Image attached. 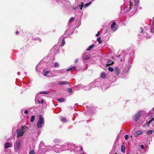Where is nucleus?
Listing matches in <instances>:
<instances>
[{
  "instance_id": "5",
  "label": "nucleus",
  "mask_w": 154,
  "mask_h": 154,
  "mask_svg": "<svg viewBox=\"0 0 154 154\" xmlns=\"http://www.w3.org/2000/svg\"><path fill=\"white\" fill-rule=\"evenodd\" d=\"M143 132L141 130H139L136 131L134 134V137H137L139 135H140L142 134Z\"/></svg>"
},
{
  "instance_id": "19",
  "label": "nucleus",
  "mask_w": 154,
  "mask_h": 154,
  "mask_svg": "<svg viewBox=\"0 0 154 154\" xmlns=\"http://www.w3.org/2000/svg\"><path fill=\"white\" fill-rule=\"evenodd\" d=\"M152 26H151V32H154V23H152Z\"/></svg>"
},
{
  "instance_id": "45",
  "label": "nucleus",
  "mask_w": 154,
  "mask_h": 154,
  "mask_svg": "<svg viewBox=\"0 0 154 154\" xmlns=\"http://www.w3.org/2000/svg\"><path fill=\"white\" fill-rule=\"evenodd\" d=\"M152 23H154V17L153 18V19Z\"/></svg>"
},
{
  "instance_id": "37",
  "label": "nucleus",
  "mask_w": 154,
  "mask_h": 154,
  "mask_svg": "<svg viewBox=\"0 0 154 154\" xmlns=\"http://www.w3.org/2000/svg\"><path fill=\"white\" fill-rule=\"evenodd\" d=\"M141 148L142 149H143L144 148V147L143 145H141L140 146Z\"/></svg>"
},
{
  "instance_id": "34",
  "label": "nucleus",
  "mask_w": 154,
  "mask_h": 154,
  "mask_svg": "<svg viewBox=\"0 0 154 154\" xmlns=\"http://www.w3.org/2000/svg\"><path fill=\"white\" fill-rule=\"evenodd\" d=\"M68 91L69 92L71 93L72 92V90L71 88H69L68 89Z\"/></svg>"
},
{
  "instance_id": "41",
  "label": "nucleus",
  "mask_w": 154,
  "mask_h": 154,
  "mask_svg": "<svg viewBox=\"0 0 154 154\" xmlns=\"http://www.w3.org/2000/svg\"><path fill=\"white\" fill-rule=\"evenodd\" d=\"M99 35V32L98 31L97 33V34L96 35V36L97 37Z\"/></svg>"
},
{
  "instance_id": "40",
  "label": "nucleus",
  "mask_w": 154,
  "mask_h": 154,
  "mask_svg": "<svg viewBox=\"0 0 154 154\" xmlns=\"http://www.w3.org/2000/svg\"><path fill=\"white\" fill-rule=\"evenodd\" d=\"M139 2V0H135V2L136 3H138Z\"/></svg>"
},
{
  "instance_id": "6",
  "label": "nucleus",
  "mask_w": 154,
  "mask_h": 154,
  "mask_svg": "<svg viewBox=\"0 0 154 154\" xmlns=\"http://www.w3.org/2000/svg\"><path fill=\"white\" fill-rule=\"evenodd\" d=\"M116 23L113 22L111 25V28L112 30L113 31H115L117 29V28L116 26Z\"/></svg>"
},
{
  "instance_id": "24",
  "label": "nucleus",
  "mask_w": 154,
  "mask_h": 154,
  "mask_svg": "<svg viewBox=\"0 0 154 154\" xmlns=\"http://www.w3.org/2000/svg\"><path fill=\"white\" fill-rule=\"evenodd\" d=\"M113 63V62L111 60H109L108 61L107 65H109L112 64Z\"/></svg>"
},
{
  "instance_id": "50",
  "label": "nucleus",
  "mask_w": 154,
  "mask_h": 154,
  "mask_svg": "<svg viewBox=\"0 0 154 154\" xmlns=\"http://www.w3.org/2000/svg\"><path fill=\"white\" fill-rule=\"evenodd\" d=\"M152 110L154 111V107L152 108Z\"/></svg>"
},
{
  "instance_id": "2",
  "label": "nucleus",
  "mask_w": 154,
  "mask_h": 154,
  "mask_svg": "<svg viewBox=\"0 0 154 154\" xmlns=\"http://www.w3.org/2000/svg\"><path fill=\"white\" fill-rule=\"evenodd\" d=\"M44 118L42 116L40 115L37 124V126L38 128H40L43 127L44 124Z\"/></svg>"
},
{
  "instance_id": "49",
  "label": "nucleus",
  "mask_w": 154,
  "mask_h": 154,
  "mask_svg": "<svg viewBox=\"0 0 154 154\" xmlns=\"http://www.w3.org/2000/svg\"><path fill=\"white\" fill-rule=\"evenodd\" d=\"M77 8H73V10H75V9H77Z\"/></svg>"
},
{
  "instance_id": "14",
  "label": "nucleus",
  "mask_w": 154,
  "mask_h": 154,
  "mask_svg": "<svg viewBox=\"0 0 154 154\" xmlns=\"http://www.w3.org/2000/svg\"><path fill=\"white\" fill-rule=\"evenodd\" d=\"M94 45H92L89 46V47L86 49L87 51H90L92 48L94 47Z\"/></svg>"
},
{
  "instance_id": "25",
  "label": "nucleus",
  "mask_w": 154,
  "mask_h": 154,
  "mask_svg": "<svg viewBox=\"0 0 154 154\" xmlns=\"http://www.w3.org/2000/svg\"><path fill=\"white\" fill-rule=\"evenodd\" d=\"M84 4L83 2L81 3V4L80 5H79V6L80 7V9L82 10V8L84 7Z\"/></svg>"
},
{
  "instance_id": "15",
  "label": "nucleus",
  "mask_w": 154,
  "mask_h": 154,
  "mask_svg": "<svg viewBox=\"0 0 154 154\" xmlns=\"http://www.w3.org/2000/svg\"><path fill=\"white\" fill-rule=\"evenodd\" d=\"M76 69V67L75 66H72L71 67L69 68L68 69H67L66 70V71H69L71 70H74Z\"/></svg>"
},
{
  "instance_id": "26",
  "label": "nucleus",
  "mask_w": 154,
  "mask_h": 154,
  "mask_svg": "<svg viewBox=\"0 0 154 154\" xmlns=\"http://www.w3.org/2000/svg\"><path fill=\"white\" fill-rule=\"evenodd\" d=\"M54 66L55 67H58L59 66V64L57 62H56L54 63Z\"/></svg>"
},
{
  "instance_id": "47",
  "label": "nucleus",
  "mask_w": 154,
  "mask_h": 154,
  "mask_svg": "<svg viewBox=\"0 0 154 154\" xmlns=\"http://www.w3.org/2000/svg\"><path fill=\"white\" fill-rule=\"evenodd\" d=\"M16 34H18V31H16Z\"/></svg>"
},
{
  "instance_id": "46",
  "label": "nucleus",
  "mask_w": 154,
  "mask_h": 154,
  "mask_svg": "<svg viewBox=\"0 0 154 154\" xmlns=\"http://www.w3.org/2000/svg\"><path fill=\"white\" fill-rule=\"evenodd\" d=\"M129 9H130L129 10H127L128 11H130L131 10V8L130 7Z\"/></svg>"
},
{
  "instance_id": "29",
  "label": "nucleus",
  "mask_w": 154,
  "mask_h": 154,
  "mask_svg": "<svg viewBox=\"0 0 154 154\" xmlns=\"http://www.w3.org/2000/svg\"><path fill=\"white\" fill-rule=\"evenodd\" d=\"M97 41L99 42V44H100L101 42V41L100 40V37H99L97 39Z\"/></svg>"
},
{
  "instance_id": "20",
  "label": "nucleus",
  "mask_w": 154,
  "mask_h": 154,
  "mask_svg": "<svg viewBox=\"0 0 154 154\" xmlns=\"http://www.w3.org/2000/svg\"><path fill=\"white\" fill-rule=\"evenodd\" d=\"M153 120H154V118H152V119L151 120L149 121V122H147L146 124V125H149Z\"/></svg>"
},
{
  "instance_id": "31",
  "label": "nucleus",
  "mask_w": 154,
  "mask_h": 154,
  "mask_svg": "<svg viewBox=\"0 0 154 154\" xmlns=\"http://www.w3.org/2000/svg\"><path fill=\"white\" fill-rule=\"evenodd\" d=\"M74 20V18L73 17H71L69 20V22H72Z\"/></svg>"
},
{
  "instance_id": "11",
  "label": "nucleus",
  "mask_w": 154,
  "mask_h": 154,
  "mask_svg": "<svg viewBox=\"0 0 154 154\" xmlns=\"http://www.w3.org/2000/svg\"><path fill=\"white\" fill-rule=\"evenodd\" d=\"M69 83V82L66 81H63L61 82H59V84L60 85H64L66 84H68Z\"/></svg>"
},
{
  "instance_id": "30",
  "label": "nucleus",
  "mask_w": 154,
  "mask_h": 154,
  "mask_svg": "<svg viewBox=\"0 0 154 154\" xmlns=\"http://www.w3.org/2000/svg\"><path fill=\"white\" fill-rule=\"evenodd\" d=\"M29 154H35V152L33 150L30 151L29 152Z\"/></svg>"
},
{
  "instance_id": "8",
  "label": "nucleus",
  "mask_w": 154,
  "mask_h": 154,
  "mask_svg": "<svg viewBox=\"0 0 154 154\" xmlns=\"http://www.w3.org/2000/svg\"><path fill=\"white\" fill-rule=\"evenodd\" d=\"M54 74L60 73L63 72L62 70H54L53 71Z\"/></svg>"
},
{
  "instance_id": "1",
  "label": "nucleus",
  "mask_w": 154,
  "mask_h": 154,
  "mask_svg": "<svg viewBox=\"0 0 154 154\" xmlns=\"http://www.w3.org/2000/svg\"><path fill=\"white\" fill-rule=\"evenodd\" d=\"M21 141L16 140L14 144V147L16 152H19L21 148Z\"/></svg>"
},
{
  "instance_id": "13",
  "label": "nucleus",
  "mask_w": 154,
  "mask_h": 154,
  "mask_svg": "<svg viewBox=\"0 0 154 154\" xmlns=\"http://www.w3.org/2000/svg\"><path fill=\"white\" fill-rule=\"evenodd\" d=\"M83 59L85 60H87L90 58V57L88 55H85L83 56Z\"/></svg>"
},
{
  "instance_id": "4",
  "label": "nucleus",
  "mask_w": 154,
  "mask_h": 154,
  "mask_svg": "<svg viewBox=\"0 0 154 154\" xmlns=\"http://www.w3.org/2000/svg\"><path fill=\"white\" fill-rule=\"evenodd\" d=\"M143 112L142 111H139L133 117V119L135 122H137Z\"/></svg>"
},
{
  "instance_id": "39",
  "label": "nucleus",
  "mask_w": 154,
  "mask_h": 154,
  "mask_svg": "<svg viewBox=\"0 0 154 154\" xmlns=\"http://www.w3.org/2000/svg\"><path fill=\"white\" fill-rule=\"evenodd\" d=\"M57 47L56 46H54L52 48V49H51V51H53V50L56 48Z\"/></svg>"
},
{
  "instance_id": "44",
  "label": "nucleus",
  "mask_w": 154,
  "mask_h": 154,
  "mask_svg": "<svg viewBox=\"0 0 154 154\" xmlns=\"http://www.w3.org/2000/svg\"><path fill=\"white\" fill-rule=\"evenodd\" d=\"M141 32L142 33H143V29L141 28Z\"/></svg>"
},
{
  "instance_id": "27",
  "label": "nucleus",
  "mask_w": 154,
  "mask_h": 154,
  "mask_svg": "<svg viewBox=\"0 0 154 154\" xmlns=\"http://www.w3.org/2000/svg\"><path fill=\"white\" fill-rule=\"evenodd\" d=\"M108 70L109 71L112 72L113 71L114 69L113 68L110 67L108 68Z\"/></svg>"
},
{
  "instance_id": "22",
  "label": "nucleus",
  "mask_w": 154,
  "mask_h": 154,
  "mask_svg": "<svg viewBox=\"0 0 154 154\" xmlns=\"http://www.w3.org/2000/svg\"><path fill=\"white\" fill-rule=\"evenodd\" d=\"M61 120L63 122H66V119L65 118L61 117L60 118Z\"/></svg>"
},
{
  "instance_id": "16",
  "label": "nucleus",
  "mask_w": 154,
  "mask_h": 154,
  "mask_svg": "<svg viewBox=\"0 0 154 154\" xmlns=\"http://www.w3.org/2000/svg\"><path fill=\"white\" fill-rule=\"evenodd\" d=\"M57 100L60 102H63L65 101V100L64 98H61L57 99Z\"/></svg>"
},
{
  "instance_id": "51",
  "label": "nucleus",
  "mask_w": 154,
  "mask_h": 154,
  "mask_svg": "<svg viewBox=\"0 0 154 154\" xmlns=\"http://www.w3.org/2000/svg\"><path fill=\"white\" fill-rule=\"evenodd\" d=\"M81 154H85L84 153H82Z\"/></svg>"
},
{
  "instance_id": "36",
  "label": "nucleus",
  "mask_w": 154,
  "mask_h": 154,
  "mask_svg": "<svg viewBox=\"0 0 154 154\" xmlns=\"http://www.w3.org/2000/svg\"><path fill=\"white\" fill-rule=\"evenodd\" d=\"M25 114H27L28 113V111L27 110H25L24 112Z\"/></svg>"
},
{
  "instance_id": "48",
  "label": "nucleus",
  "mask_w": 154,
  "mask_h": 154,
  "mask_svg": "<svg viewBox=\"0 0 154 154\" xmlns=\"http://www.w3.org/2000/svg\"><path fill=\"white\" fill-rule=\"evenodd\" d=\"M78 60H75V63H77L78 62Z\"/></svg>"
},
{
  "instance_id": "43",
  "label": "nucleus",
  "mask_w": 154,
  "mask_h": 154,
  "mask_svg": "<svg viewBox=\"0 0 154 154\" xmlns=\"http://www.w3.org/2000/svg\"><path fill=\"white\" fill-rule=\"evenodd\" d=\"M44 102V100H42L41 101V103H42Z\"/></svg>"
},
{
  "instance_id": "32",
  "label": "nucleus",
  "mask_w": 154,
  "mask_h": 154,
  "mask_svg": "<svg viewBox=\"0 0 154 154\" xmlns=\"http://www.w3.org/2000/svg\"><path fill=\"white\" fill-rule=\"evenodd\" d=\"M90 86H88L86 87H85V90H89V89H90Z\"/></svg>"
},
{
  "instance_id": "42",
  "label": "nucleus",
  "mask_w": 154,
  "mask_h": 154,
  "mask_svg": "<svg viewBox=\"0 0 154 154\" xmlns=\"http://www.w3.org/2000/svg\"><path fill=\"white\" fill-rule=\"evenodd\" d=\"M37 102L38 103H41V102H40V101L39 100H37Z\"/></svg>"
},
{
  "instance_id": "38",
  "label": "nucleus",
  "mask_w": 154,
  "mask_h": 154,
  "mask_svg": "<svg viewBox=\"0 0 154 154\" xmlns=\"http://www.w3.org/2000/svg\"><path fill=\"white\" fill-rule=\"evenodd\" d=\"M39 94H37L36 95V98H35V99H38V98L39 97Z\"/></svg>"
},
{
  "instance_id": "17",
  "label": "nucleus",
  "mask_w": 154,
  "mask_h": 154,
  "mask_svg": "<svg viewBox=\"0 0 154 154\" xmlns=\"http://www.w3.org/2000/svg\"><path fill=\"white\" fill-rule=\"evenodd\" d=\"M62 45H61L62 46H63L65 44V42L64 40V38L63 36H62Z\"/></svg>"
},
{
  "instance_id": "7",
  "label": "nucleus",
  "mask_w": 154,
  "mask_h": 154,
  "mask_svg": "<svg viewBox=\"0 0 154 154\" xmlns=\"http://www.w3.org/2000/svg\"><path fill=\"white\" fill-rule=\"evenodd\" d=\"M119 69L118 67H116L115 69L114 72L115 74L118 75L119 74Z\"/></svg>"
},
{
  "instance_id": "28",
  "label": "nucleus",
  "mask_w": 154,
  "mask_h": 154,
  "mask_svg": "<svg viewBox=\"0 0 154 154\" xmlns=\"http://www.w3.org/2000/svg\"><path fill=\"white\" fill-rule=\"evenodd\" d=\"M106 75L104 73H101V77L103 78L105 77Z\"/></svg>"
},
{
  "instance_id": "18",
  "label": "nucleus",
  "mask_w": 154,
  "mask_h": 154,
  "mask_svg": "<svg viewBox=\"0 0 154 154\" xmlns=\"http://www.w3.org/2000/svg\"><path fill=\"white\" fill-rule=\"evenodd\" d=\"M35 116H32L30 119V122H33L35 120Z\"/></svg>"
},
{
  "instance_id": "23",
  "label": "nucleus",
  "mask_w": 154,
  "mask_h": 154,
  "mask_svg": "<svg viewBox=\"0 0 154 154\" xmlns=\"http://www.w3.org/2000/svg\"><path fill=\"white\" fill-rule=\"evenodd\" d=\"M91 4V2H89V3H86L84 5V8H86L88 7Z\"/></svg>"
},
{
  "instance_id": "3",
  "label": "nucleus",
  "mask_w": 154,
  "mask_h": 154,
  "mask_svg": "<svg viewBox=\"0 0 154 154\" xmlns=\"http://www.w3.org/2000/svg\"><path fill=\"white\" fill-rule=\"evenodd\" d=\"M17 138L19 137L20 136H23L25 132L24 130L23 126H22L21 128L18 129L17 131Z\"/></svg>"
},
{
  "instance_id": "12",
  "label": "nucleus",
  "mask_w": 154,
  "mask_h": 154,
  "mask_svg": "<svg viewBox=\"0 0 154 154\" xmlns=\"http://www.w3.org/2000/svg\"><path fill=\"white\" fill-rule=\"evenodd\" d=\"M121 150L122 152L124 153L125 152V147L124 145H122L121 146Z\"/></svg>"
},
{
  "instance_id": "35",
  "label": "nucleus",
  "mask_w": 154,
  "mask_h": 154,
  "mask_svg": "<svg viewBox=\"0 0 154 154\" xmlns=\"http://www.w3.org/2000/svg\"><path fill=\"white\" fill-rule=\"evenodd\" d=\"M48 92H41L40 93V94H48Z\"/></svg>"
},
{
  "instance_id": "9",
  "label": "nucleus",
  "mask_w": 154,
  "mask_h": 154,
  "mask_svg": "<svg viewBox=\"0 0 154 154\" xmlns=\"http://www.w3.org/2000/svg\"><path fill=\"white\" fill-rule=\"evenodd\" d=\"M11 147L10 143L7 142L5 144V148H8Z\"/></svg>"
},
{
  "instance_id": "21",
  "label": "nucleus",
  "mask_w": 154,
  "mask_h": 154,
  "mask_svg": "<svg viewBox=\"0 0 154 154\" xmlns=\"http://www.w3.org/2000/svg\"><path fill=\"white\" fill-rule=\"evenodd\" d=\"M153 132V131L152 130L149 131L147 132V134L149 135H151L152 133Z\"/></svg>"
},
{
  "instance_id": "10",
  "label": "nucleus",
  "mask_w": 154,
  "mask_h": 154,
  "mask_svg": "<svg viewBox=\"0 0 154 154\" xmlns=\"http://www.w3.org/2000/svg\"><path fill=\"white\" fill-rule=\"evenodd\" d=\"M44 75L45 76H46V77H50V71H46L45 72H44Z\"/></svg>"
},
{
  "instance_id": "33",
  "label": "nucleus",
  "mask_w": 154,
  "mask_h": 154,
  "mask_svg": "<svg viewBox=\"0 0 154 154\" xmlns=\"http://www.w3.org/2000/svg\"><path fill=\"white\" fill-rule=\"evenodd\" d=\"M128 134H126L125 136V138L126 140H127L128 139Z\"/></svg>"
}]
</instances>
